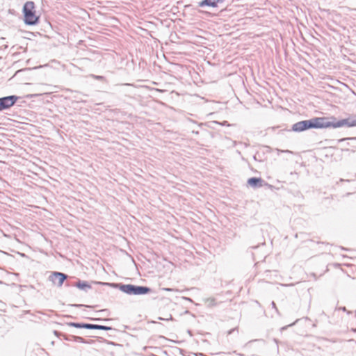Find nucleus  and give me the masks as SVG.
I'll return each mask as SVG.
<instances>
[{"instance_id":"obj_1","label":"nucleus","mask_w":356,"mask_h":356,"mask_svg":"<svg viewBox=\"0 0 356 356\" xmlns=\"http://www.w3.org/2000/svg\"><path fill=\"white\" fill-rule=\"evenodd\" d=\"M345 126L348 127L356 126V117L348 118L337 122L328 121L325 118H313L293 124L291 127V131L294 132H302L309 129L337 128Z\"/></svg>"},{"instance_id":"obj_2","label":"nucleus","mask_w":356,"mask_h":356,"mask_svg":"<svg viewBox=\"0 0 356 356\" xmlns=\"http://www.w3.org/2000/svg\"><path fill=\"white\" fill-rule=\"evenodd\" d=\"M22 13L25 24L33 26L38 24L40 17L36 15L33 1H26L24 4Z\"/></svg>"},{"instance_id":"obj_3","label":"nucleus","mask_w":356,"mask_h":356,"mask_svg":"<svg viewBox=\"0 0 356 356\" xmlns=\"http://www.w3.org/2000/svg\"><path fill=\"white\" fill-rule=\"evenodd\" d=\"M118 289L128 295H145L149 293L152 289L146 286H137L134 284H113Z\"/></svg>"},{"instance_id":"obj_4","label":"nucleus","mask_w":356,"mask_h":356,"mask_svg":"<svg viewBox=\"0 0 356 356\" xmlns=\"http://www.w3.org/2000/svg\"><path fill=\"white\" fill-rule=\"evenodd\" d=\"M19 97L9 95L0 97V111L8 109L15 104Z\"/></svg>"},{"instance_id":"obj_5","label":"nucleus","mask_w":356,"mask_h":356,"mask_svg":"<svg viewBox=\"0 0 356 356\" xmlns=\"http://www.w3.org/2000/svg\"><path fill=\"white\" fill-rule=\"evenodd\" d=\"M67 277V275L63 273L54 271L49 276V280L58 287H61Z\"/></svg>"},{"instance_id":"obj_6","label":"nucleus","mask_w":356,"mask_h":356,"mask_svg":"<svg viewBox=\"0 0 356 356\" xmlns=\"http://www.w3.org/2000/svg\"><path fill=\"white\" fill-rule=\"evenodd\" d=\"M247 184L253 188H261L264 186H268L263 179L258 177H252L248 179Z\"/></svg>"},{"instance_id":"obj_7","label":"nucleus","mask_w":356,"mask_h":356,"mask_svg":"<svg viewBox=\"0 0 356 356\" xmlns=\"http://www.w3.org/2000/svg\"><path fill=\"white\" fill-rule=\"evenodd\" d=\"M66 286H76L78 289L83 290L84 291H88V289H91V285L87 281H82L81 280H78L74 283H70L69 282H66Z\"/></svg>"},{"instance_id":"obj_8","label":"nucleus","mask_w":356,"mask_h":356,"mask_svg":"<svg viewBox=\"0 0 356 356\" xmlns=\"http://www.w3.org/2000/svg\"><path fill=\"white\" fill-rule=\"evenodd\" d=\"M224 0H202L198 3L199 7H213L216 8L218 6L219 3H222Z\"/></svg>"},{"instance_id":"obj_9","label":"nucleus","mask_w":356,"mask_h":356,"mask_svg":"<svg viewBox=\"0 0 356 356\" xmlns=\"http://www.w3.org/2000/svg\"><path fill=\"white\" fill-rule=\"evenodd\" d=\"M67 325L69 326L74 327L76 328H85L89 330L90 328V323L70 322L68 323Z\"/></svg>"},{"instance_id":"obj_10","label":"nucleus","mask_w":356,"mask_h":356,"mask_svg":"<svg viewBox=\"0 0 356 356\" xmlns=\"http://www.w3.org/2000/svg\"><path fill=\"white\" fill-rule=\"evenodd\" d=\"M90 330H112L113 327L106 325H97V324H91Z\"/></svg>"},{"instance_id":"obj_11","label":"nucleus","mask_w":356,"mask_h":356,"mask_svg":"<svg viewBox=\"0 0 356 356\" xmlns=\"http://www.w3.org/2000/svg\"><path fill=\"white\" fill-rule=\"evenodd\" d=\"M73 339V341L79 342V343H85V339L81 337L78 336H72L71 337Z\"/></svg>"},{"instance_id":"obj_12","label":"nucleus","mask_w":356,"mask_h":356,"mask_svg":"<svg viewBox=\"0 0 356 356\" xmlns=\"http://www.w3.org/2000/svg\"><path fill=\"white\" fill-rule=\"evenodd\" d=\"M90 76L97 81H104L105 80V77L103 76L91 74Z\"/></svg>"},{"instance_id":"obj_13","label":"nucleus","mask_w":356,"mask_h":356,"mask_svg":"<svg viewBox=\"0 0 356 356\" xmlns=\"http://www.w3.org/2000/svg\"><path fill=\"white\" fill-rule=\"evenodd\" d=\"M271 305H272V307H273V309H275V312H276L278 314H280L279 310H278V309L277 308L276 304H275V302L274 301H272V302H271Z\"/></svg>"},{"instance_id":"obj_14","label":"nucleus","mask_w":356,"mask_h":356,"mask_svg":"<svg viewBox=\"0 0 356 356\" xmlns=\"http://www.w3.org/2000/svg\"><path fill=\"white\" fill-rule=\"evenodd\" d=\"M159 320H163V321H173V317L172 315H170V318H161V317H159Z\"/></svg>"},{"instance_id":"obj_15","label":"nucleus","mask_w":356,"mask_h":356,"mask_svg":"<svg viewBox=\"0 0 356 356\" xmlns=\"http://www.w3.org/2000/svg\"><path fill=\"white\" fill-rule=\"evenodd\" d=\"M337 308L335 309V310H337ZM338 309L342 310L343 312H347L348 314L350 313V312L347 311V309H346V308L345 307H339Z\"/></svg>"},{"instance_id":"obj_16","label":"nucleus","mask_w":356,"mask_h":356,"mask_svg":"<svg viewBox=\"0 0 356 356\" xmlns=\"http://www.w3.org/2000/svg\"><path fill=\"white\" fill-rule=\"evenodd\" d=\"M72 336V335H70V336L63 335L64 339H65L67 341H72V340H73V339L71 337Z\"/></svg>"},{"instance_id":"obj_17","label":"nucleus","mask_w":356,"mask_h":356,"mask_svg":"<svg viewBox=\"0 0 356 356\" xmlns=\"http://www.w3.org/2000/svg\"><path fill=\"white\" fill-rule=\"evenodd\" d=\"M72 307H83L84 306L83 305H79V304H74V305H72Z\"/></svg>"},{"instance_id":"obj_18","label":"nucleus","mask_w":356,"mask_h":356,"mask_svg":"<svg viewBox=\"0 0 356 356\" xmlns=\"http://www.w3.org/2000/svg\"><path fill=\"white\" fill-rule=\"evenodd\" d=\"M91 320L92 321H102V318H91Z\"/></svg>"},{"instance_id":"obj_19","label":"nucleus","mask_w":356,"mask_h":356,"mask_svg":"<svg viewBox=\"0 0 356 356\" xmlns=\"http://www.w3.org/2000/svg\"><path fill=\"white\" fill-rule=\"evenodd\" d=\"M321 316H325V317H327V314L325 313L324 311H322L321 314Z\"/></svg>"},{"instance_id":"obj_20","label":"nucleus","mask_w":356,"mask_h":356,"mask_svg":"<svg viewBox=\"0 0 356 356\" xmlns=\"http://www.w3.org/2000/svg\"><path fill=\"white\" fill-rule=\"evenodd\" d=\"M163 290L165 291H172L173 289H170V288H164Z\"/></svg>"},{"instance_id":"obj_21","label":"nucleus","mask_w":356,"mask_h":356,"mask_svg":"<svg viewBox=\"0 0 356 356\" xmlns=\"http://www.w3.org/2000/svg\"><path fill=\"white\" fill-rule=\"evenodd\" d=\"M54 334L56 335V336H58L59 335V332L58 331H54Z\"/></svg>"},{"instance_id":"obj_22","label":"nucleus","mask_w":356,"mask_h":356,"mask_svg":"<svg viewBox=\"0 0 356 356\" xmlns=\"http://www.w3.org/2000/svg\"><path fill=\"white\" fill-rule=\"evenodd\" d=\"M103 284H106V285H108L109 284L108 283H102Z\"/></svg>"},{"instance_id":"obj_23","label":"nucleus","mask_w":356,"mask_h":356,"mask_svg":"<svg viewBox=\"0 0 356 356\" xmlns=\"http://www.w3.org/2000/svg\"><path fill=\"white\" fill-rule=\"evenodd\" d=\"M3 282L2 281H0V284H3Z\"/></svg>"}]
</instances>
